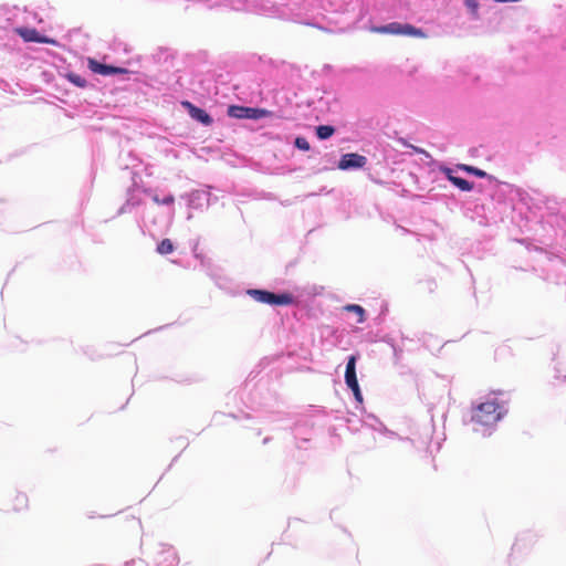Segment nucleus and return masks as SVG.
<instances>
[{
  "label": "nucleus",
  "mask_w": 566,
  "mask_h": 566,
  "mask_svg": "<svg viewBox=\"0 0 566 566\" xmlns=\"http://www.w3.org/2000/svg\"><path fill=\"white\" fill-rule=\"evenodd\" d=\"M465 4L473 13H476L479 3L475 0H465Z\"/></svg>",
  "instance_id": "obj_21"
},
{
  "label": "nucleus",
  "mask_w": 566,
  "mask_h": 566,
  "mask_svg": "<svg viewBox=\"0 0 566 566\" xmlns=\"http://www.w3.org/2000/svg\"><path fill=\"white\" fill-rule=\"evenodd\" d=\"M448 178L449 180L455 186L458 187L460 190L462 191H470L473 189V184L463 179V178H460V177H455V176H452L450 174V171L448 172Z\"/></svg>",
  "instance_id": "obj_10"
},
{
  "label": "nucleus",
  "mask_w": 566,
  "mask_h": 566,
  "mask_svg": "<svg viewBox=\"0 0 566 566\" xmlns=\"http://www.w3.org/2000/svg\"><path fill=\"white\" fill-rule=\"evenodd\" d=\"M154 202L157 205H172L175 201V198L172 195L166 196L165 198L160 199L157 195L153 197Z\"/></svg>",
  "instance_id": "obj_17"
},
{
  "label": "nucleus",
  "mask_w": 566,
  "mask_h": 566,
  "mask_svg": "<svg viewBox=\"0 0 566 566\" xmlns=\"http://www.w3.org/2000/svg\"><path fill=\"white\" fill-rule=\"evenodd\" d=\"M182 105L187 107L192 119H196L206 126H210L212 124L213 120L211 116L205 109L195 106L190 102H184Z\"/></svg>",
  "instance_id": "obj_6"
},
{
  "label": "nucleus",
  "mask_w": 566,
  "mask_h": 566,
  "mask_svg": "<svg viewBox=\"0 0 566 566\" xmlns=\"http://www.w3.org/2000/svg\"><path fill=\"white\" fill-rule=\"evenodd\" d=\"M458 167L469 174L476 176V177H480V178L486 177V172L476 167L469 166V165H459Z\"/></svg>",
  "instance_id": "obj_14"
},
{
  "label": "nucleus",
  "mask_w": 566,
  "mask_h": 566,
  "mask_svg": "<svg viewBox=\"0 0 566 566\" xmlns=\"http://www.w3.org/2000/svg\"><path fill=\"white\" fill-rule=\"evenodd\" d=\"M367 163V158L356 153H349L342 156L338 168L347 170L352 168H363Z\"/></svg>",
  "instance_id": "obj_5"
},
{
  "label": "nucleus",
  "mask_w": 566,
  "mask_h": 566,
  "mask_svg": "<svg viewBox=\"0 0 566 566\" xmlns=\"http://www.w3.org/2000/svg\"><path fill=\"white\" fill-rule=\"evenodd\" d=\"M228 114L234 118H261L264 114V109L244 107V106H230L228 109Z\"/></svg>",
  "instance_id": "obj_4"
},
{
  "label": "nucleus",
  "mask_w": 566,
  "mask_h": 566,
  "mask_svg": "<svg viewBox=\"0 0 566 566\" xmlns=\"http://www.w3.org/2000/svg\"><path fill=\"white\" fill-rule=\"evenodd\" d=\"M345 310L348 312H354V314L358 315V323H363L365 321V310L357 304H349L345 306Z\"/></svg>",
  "instance_id": "obj_13"
},
{
  "label": "nucleus",
  "mask_w": 566,
  "mask_h": 566,
  "mask_svg": "<svg viewBox=\"0 0 566 566\" xmlns=\"http://www.w3.org/2000/svg\"><path fill=\"white\" fill-rule=\"evenodd\" d=\"M400 143L403 145V146H407V147H410L415 153H418V154H427L422 148H419L417 146H413L411 144H408L405 139H400Z\"/></svg>",
  "instance_id": "obj_20"
},
{
  "label": "nucleus",
  "mask_w": 566,
  "mask_h": 566,
  "mask_svg": "<svg viewBox=\"0 0 566 566\" xmlns=\"http://www.w3.org/2000/svg\"><path fill=\"white\" fill-rule=\"evenodd\" d=\"M378 33H388L396 35H408L415 38H426V33L421 29H417L408 23L391 22L375 29Z\"/></svg>",
  "instance_id": "obj_3"
},
{
  "label": "nucleus",
  "mask_w": 566,
  "mask_h": 566,
  "mask_svg": "<svg viewBox=\"0 0 566 566\" xmlns=\"http://www.w3.org/2000/svg\"><path fill=\"white\" fill-rule=\"evenodd\" d=\"M345 382L348 388L356 386L358 384L356 376V356H350L348 358L345 370Z\"/></svg>",
  "instance_id": "obj_9"
},
{
  "label": "nucleus",
  "mask_w": 566,
  "mask_h": 566,
  "mask_svg": "<svg viewBox=\"0 0 566 566\" xmlns=\"http://www.w3.org/2000/svg\"><path fill=\"white\" fill-rule=\"evenodd\" d=\"M248 294L256 302L270 305H291L294 303V297L290 293L275 294L265 290H249Z\"/></svg>",
  "instance_id": "obj_2"
},
{
  "label": "nucleus",
  "mask_w": 566,
  "mask_h": 566,
  "mask_svg": "<svg viewBox=\"0 0 566 566\" xmlns=\"http://www.w3.org/2000/svg\"><path fill=\"white\" fill-rule=\"evenodd\" d=\"M27 503L28 499L24 494H17L12 507L15 511H20L27 506Z\"/></svg>",
  "instance_id": "obj_15"
},
{
  "label": "nucleus",
  "mask_w": 566,
  "mask_h": 566,
  "mask_svg": "<svg viewBox=\"0 0 566 566\" xmlns=\"http://www.w3.org/2000/svg\"><path fill=\"white\" fill-rule=\"evenodd\" d=\"M349 389H352V391H353V394H354L355 399H356L358 402H363V395H361V391H360L359 385L357 384L356 386H353V387H350Z\"/></svg>",
  "instance_id": "obj_19"
},
{
  "label": "nucleus",
  "mask_w": 566,
  "mask_h": 566,
  "mask_svg": "<svg viewBox=\"0 0 566 566\" xmlns=\"http://www.w3.org/2000/svg\"><path fill=\"white\" fill-rule=\"evenodd\" d=\"M502 417L501 407L495 401H486L480 403L473 411L472 421L482 424L491 426L496 423Z\"/></svg>",
  "instance_id": "obj_1"
},
{
  "label": "nucleus",
  "mask_w": 566,
  "mask_h": 566,
  "mask_svg": "<svg viewBox=\"0 0 566 566\" xmlns=\"http://www.w3.org/2000/svg\"><path fill=\"white\" fill-rule=\"evenodd\" d=\"M295 146L301 150H310L311 146L310 143L304 137H297L295 139Z\"/></svg>",
  "instance_id": "obj_18"
},
{
  "label": "nucleus",
  "mask_w": 566,
  "mask_h": 566,
  "mask_svg": "<svg viewBox=\"0 0 566 566\" xmlns=\"http://www.w3.org/2000/svg\"><path fill=\"white\" fill-rule=\"evenodd\" d=\"M19 34L27 42H38V43H50L55 44V41L52 39H48L45 36H41L35 29H20Z\"/></svg>",
  "instance_id": "obj_8"
},
{
  "label": "nucleus",
  "mask_w": 566,
  "mask_h": 566,
  "mask_svg": "<svg viewBox=\"0 0 566 566\" xmlns=\"http://www.w3.org/2000/svg\"><path fill=\"white\" fill-rule=\"evenodd\" d=\"M335 133V128L329 125H321L316 127V135L319 139H327Z\"/></svg>",
  "instance_id": "obj_12"
},
{
  "label": "nucleus",
  "mask_w": 566,
  "mask_h": 566,
  "mask_svg": "<svg viewBox=\"0 0 566 566\" xmlns=\"http://www.w3.org/2000/svg\"><path fill=\"white\" fill-rule=\"evenodd\" d=\"M88 66L91 71L101 75H111V74H119L126 72L124 69L102 64L95 60H88Z\"/></svg>",
  "instance_id": "obj_7"
},
{
  "label": "nucleus",
  "mask_w": 566,
  "mask_h": 566,
  "mask_svg": "<svg viewBox=\"0 0 566 566\" xmlns=\"http://www.w3.org/2000/svg\"><path fill=\"white\" fill-rule=\"evenodd\" d=\"M67 78L70 80V82H72L73 84H75L78 87L86 86V81L78 74L70 73V74H67Z\"/></svg>",
  "instance_id": "obj_16"
},
{
  "label": "nucleus",
  "mask_w": 566,
  "mask_h": 566,
  "mask_svg": "<svg viewBox=\"0 0 566 566\" xmlns=\"http://www.w3.org/2000/svg\"><path fill=\"white\" fill-rule=\"evenodd\" d=\"M175 250V247H174V243L171 242L170 239H164L161 240L158 245H157V249L156 251L159 253V254H169L171 252H174Z\"/></svg>",
  "instance_id": "obj_11"
}]
</instances>
